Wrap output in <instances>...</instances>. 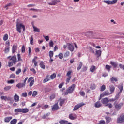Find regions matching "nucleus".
Wrapping results in <instances>:
<instances>
[{"label":"nucleus","instance_id":"2f4dec72","mask_svg":"<svg viewBox=\"0 0 124 124\" xmlns=\"http://www.w3.org/2000/svg\"><path fill=\"white\" fill-rule=\"evenodd\" d=\"M40 66L41 68H43V69H45V65H44V62H43V61H42L40 62Z\"/></svg>","mask_w":124,"mask_h":124},{"label":"nucleus","instance_id":"f8f14e48","mask_svg":"<svg viewBox=\"0 0 124 124\" xmlns=\"http://www.w3.org/2000/svg\"><path fill=\"white\" fill-rule=\"evenodd\" d=\"M105 3H107V4H115V3H117L118 2V0H113V1H104Z\"/></svg>","mask_w":124,"mask_h":124},{"label":"nucleus","instance_id":"680f3d73","mask_svg":"<svg viewBox=\"0 0 124 124\" xmlns=\"http://www.w3.org/2000/svg\"><path fill=\"white\" fill-rule=\"evenodd\" d=\"M120 94H121V93H119L118 92V93L115 96V99L116 100H118V99H119V98L120 97Z\"/></svg>","mask_w":124,"mask_h":124},{"label":"nucleus","instance_id":"ddd939ff","mask_svg":"<svg viewBox=\"0 0 124 124\" xmlns=\"http://www.w3.org/2000/svg\"><path fill=\"white\" fill-rule=\"evenodd\" d=\"M58 109H60V108H59V104H58V103L54 104L51 108L52 111H57Z\"/></svg>","mask_w":124,"mask_h":124},{"label":"nucleus","instance_id":"c85d7f7f","mask_svg":"<svg viewBox=\"0 0 124 124\" xmlns=\"http://www.w3.org/2000/svg\"><path fill=\"white\" fill-rule=\"evenodd\" d=\"M105 119L106 120L107 124H109V123H110V122H111L112 120V118H111V117H105Z\"/></svg>","mask_w":124,"mask_h":124},{"label":"nucleus","instance_id":"7ed1b4c3","mask_svg":"<svg viewBox=\"0 0 124 124\" xmlns=\"http://www.w3.org/2000/svg\"><path fill=\"white\" fill-rule=\"evenodd\" d=\"M74 89H75V84H72L70 86L66 91L63 93V95H67L68 93H72L74 91Z\"/></svg>","mask_w":124,"mask_h":124},{"label":"nucleus","instance_id":"e2e57ef3","mask_svg":"<svg viewBox=\"0 0 124 124\" xmlns=\"http://www.w3.org/2000/svg\"><path fill=\"white\" fill-rule=\"evenodd\" d=\"M63 85H64V83H60L58 87L59 88V89H62V86H63Z\"/></svg>","mask_w":124,"mask_h":124},{"label":"nucleus","instance_id":"f704fd0d","mask_svg":"<svg viewBox=\"0 0 124 124\" xmlns=\"http://www.w3.org/2000/svg\"><path fill=\"white\" fill-rule=\"evenodd\" d=\"M82 66H83V63H82V62H80L78 67H77V70L78 71L80 70V69L82 68Z\"/></svg>","mask_w":124,"mask_h":124},{"label":"nucleus","instance_id":"0e129e2a","mask_svg":"<svg viewBox=\"0 0 124 124\" xmlns=\"http://www.w3.org/2000/svg\"><path fill=\"white\" fill-rule=\"evenodd\" d=\"M8 84H13L14 83V80L11 79L7 81Z\"/></svg>","mask_w":124,"mask_h":124},{"label":"nucleus","instance_id":"79ce46f5","mask_svg":"<svg viewBox=\"0 0 124 124\" xmlns=\"http://www.w3.org/2000/svg\"><path fill=\"white\" fill-rule=\"evenodd\" d=\"M49 47L50 48H52V47H54V42H53V41L50 40L49 41Z\"/></svg>","mask_w":124,"mask_h":124},{"label":"nucleus","instance_id":"3c124183","mask_svg":"<svg viewBox=\"0 0 124 124\" xmlns=\"http://www.w3.org/2000/svg\"><path fill=\"white\" fill-rule=\"evenodd\" d=\"M49 55L50 58H53V56H54V52L52 51H50L49 52Z\"/></svg>","mask_w":124,"mask_h":124},{"label":"nucleus","instance_id":"cd10ccee","mask_svg":"<svg viewBox=\"0 0 124 124\" xmlns=\"http://www.w3.org/2000/svg\"><path fill=\"white\" fill-rule=\"evenodd\" d=\"M105 90H106V86L105 85H102L100 87V92H104Z\"/></svg>","mask_w":124,"mask_h":124},{"label":"nucleus","instance_id":"c9c22d12","mask_svg":"<svg viewBox=\"0 0 124 124\" xmlns=\"http://www.w3.org/2000/svg\"><path fill=\"white\" fill-rule=\"evenodd\" d=\"M58 2H59V1H58L57 0H54L53 1H52V2L50 3L49 4L50 5H55V4H57V3H58Z\"/></svg>","mask_w":124,"mask_h":124},{"label":"nucleus","instance_id":"e433bc0d","mask_svg":"<svg viewBox=\"0 0 124 124\" xmlns=\"http://www.w3.org/2000/svg\"><path fill=\"white\" fill-rule=\"evenodd\" d=\"M11 124H17V119H14L12 120L10 122Z\"/></svg>","mask_w":124,"mask_h":124},{"label":"nucleus","instance_id":"09e8293b","mask_svg":"<svg viewBox=\"0 0 124 124\" xmlns=\"http://www.w3.org/2000/svg\"><path fill=\"white\" fill-rule=\"evenodd\" d=\"M21 96H22V97H27V96H28V93L27 92L23 93Z\"/></svg>","mask_w":124,"mask_h":124},{"label":"nucleus","instance_id":"412c9836","mask_svg":"<svg viewBox=\"0 0 124 124\" xmlns=\"http://www.w3.org/2000/svg\"><path fill=\"white\" fill-rule=\"evenodd\" d=\"M20 98V97L17 95V94H15L14 96V99L15 102H19V99Z\"/></svg>","mask_w":124,"mask_h":124},{"label":"nucleus","instance_id":"f257e3e1","mask_svg":"<svg viewBox=\"0 0 124 124\" xmlns=\"http://www.w3.org/2000/svg\"><path fill=\"white\" fill-rule=\"evenodd\" d=\"M7 59H10V61L8 62V66H9V67L13 66V64H16V63L17 62V57H16V55L12 57H11V56H8Z\"/></svg>","mask_w":124,"mask_h":124},{"label":"nucleus","instance_id":"393cba45","mask_svg":"<svg viewBox=\"0 0 124 124\" xmlns=\"http://www.w3.org/2000/svg\"><path fill=\"white\" fill-rule=\"evenodd\" d=\"M50 81V78H49V76H46L45 78L43 80V83H45L46 82Z\"/></svg>","mask_w":124,"mask_h":124},{"label":"nucleus","instance_id":"13d9d810","mask_svg":"<svg viewBox=\"0 0 124 124\" xmlns=\"http://www.w3.org/2000/svg\"><path fill=\"white\" fill-rule=\"evenodd\" d=\"M17 59H18V62H20L22 61L21 59V55L20 54H17Z\"/></svg>","mask_w":124,"mask_h":124},{"label":"nucleus","instance_id":"f03ea898","mask_svg":"<svg viewBox=\"0 0 124 124\" xmlns=\"http://www.w3.org/2000/svg\"><path fill=\"white\" fill-rule=\"evenodd\" d=\"M22 29H23V31H25L26 30V27L25 25L23 24V23H21L19 22V21L16 22V31L19 33H21L22 32Z\"/></svg>","mask_w":124,"mask_h":124},{"label":"nucleus","instance_id":"4468645a","mask_svg":"<svg viewBox=\"0 0 124 124\" xmlns=\"http://www.w3.org/2000/svg\"><path fill=\"white\" fill-rule=\"evenodd\" d=\"M118 88L119 90V93H122V92H123V90L124 89V84H123V83H120L118 85Z\"/></svg>","mask_w":124,"mask_h":124},{"label":"nucleus","instance_id":"423d86ee","mask_svg":"<svg viewBox=\"0 0 124 124\" xmlns=\"http://www.w3.org/2000/svg\"><path fill=\"white\" fill-rule=\"evenodd\" d=\"M123 105H124V103H123L118 104V102L117 101H115L114 103V107L115 109L117 110V111H119V110L121 109V108L122 107V106H123Z\"/></svg>","mask_w":124,"mask_h":124},{"label":"nucleus","instance_id":"bf43d9fd","mask_svg":"<svg viewBox=\"0 0 124 124\" xmlns=\"http://www.w3.org/2000/svg\"><path fill=\"white\" fill-rule=\"evenodd\" d=\"M44 38L46 39V41H48L50 39L49 36H44Z\"/></svg>","mask_w":124,"mask_h":124},{"label":"nucleus","instance_id":"6e6552de","mask_svg":"<svg viewBox=\"0 0 124 124\" xmlns=\"http://www.w3.org/2000/svg\"><path fill=\"white\" fill-rule=\"evenodd\" d=\"M124 122V114H121L119 117L117 119V123L118 124H122Z\"/></svg>","mask_w":124,"mask_h":124},{"label":"nucleus","instance_id":"69168bd1","mask_svg":"<svg viewBox=\"0 0 124 124\" xmlns=\"http://www.w3.org/2000/svg\"><path fill=\"white\" fill-rule=\"evenodd\" d=\"M10 78H11L12 79H14V78H15V75L14 74H12L10 76Z\"/></svg>","mask_w":124,"mask_h":124},{"label":"nucleus","instance_id":"9b49d317","mask_svg":"<svg viewBox=\"0 0 124 124\" xmlns=\"http://www.w3.org/2000/svg\"><path fill=\"white\" fill-rule=\"evenodd\" d=\"M85 35L88 37H91V38H94L93 37V31H89L87 32L85 34Z\"/></svg>","mask_w":124,"mask_h":124},{"label":"nucleus","instance_id":"0eeeda50","mask_svg":"<svg viewBox=\"0 0 124 124\" xmlns=\"http://www.w3.org/2000/svg\"><path fill=\"white\" fill-rule=\"evenodd\" d=\"M110 94H112L111 93L109 92L108 90H106L104 92H103L102 94H100L99 100H100V99H101V98H102L103 96H107L108 95H110Z\"/></svg>","mask_w":124,"mask_h":124},{"label":"nucleus","instance_id":"bb28decb","mask_svg":"<svg viewBox=\"0 0 124 124\" xmlns=\"http://www.w3.org/2000/svg\"><path fill=\"white\" fill-rule=\"evenodd\" d=\"M64 102H65V99H62L59 103L60 106H62L64 104Z\"/></svg>","mask_w":124,"mask_h":124},{"label":"nucleus","instance_id":"864d4df0","mask_svg":"<svg viewBox=\"0 0 124 124\" xmlns=\"http://www.w3.org/2000/svg\"><path fill=\"white\" fill-rule=\"evenodd\" d=\"M37 92L36 91H33L32 96H33V97H35L36 95H37Z\"/></svg>","mask_w":124,"mask_h":124},{"label":"nucleus","instance_id":"5701e85b","mask_svg":"<svg viewBox=\"0 0 124 124\" xmlns=\"http://www.w3.org/2000/svg\"><path fill=\"white\" fill-rule=\"evenodd\" d=\"M69 118L70 120H76V115H74V116H73V114L71 113L69 114Z\"/></svg>","mask_w":124,"mask_h":124},{"label":"nucleus","instance_id":"4c0bfd02","mask_svg":"<svg viewBox=\"0 0 124 124\" xmlns=\"http://www.w3.org/2000/svg\"><path fill=\"white\" fill-rule=\"evenodd\" d=\"M67 123H68V121L65 120H61L59 121V124H66Z\"/></svg>","mask_w":124,"mask_h":124},{"label":"nucleus","instance_id":"774afa93","mask_svg":"<svg viewBox=\"0 0 124 124\" xmlns=\"http://www.w3.org/2000/svg\"><path fill=\"white\" fill-rule=\"evenodd\" d=\"M119 67L120 68H122L123 70H124V65H123L122 64H119Z\"/></svg>","mask_w":124,"mask_h":124},{"label":"nucleus","instance_id":"603ef678","mask_svg":"<svg viewBox=\"0 0 124 124\" xmlns=\"http://www.w3.org/2000/svg\"><path fill=\"white\" fill-rule=\"evenodd\" d=\"M22 72V70L21 69H18L16 71V75H19L20 73Z\"/></svg>","mask_w":124,"mask_h":124},{"label":"nucleus","instance_id":"20e7f679","mask_svg":"<svg viewBox=\"0 0 124 124\" xmlns=\"http://www.w3.org/2000/svg\"><path fill=\"white\" fill-rule=\"evenodd\" d=\"M15 113H23V114H26L29 113V108H17L14 110Z\"/></svg>","mask_w":124,"mask_h":124},{"label":"nucleus","instance_id":"4be33fe9","mask_svg":"<svg viewBox=\"0 0 124 124\" xmlns=\"http://www.w3.org/2000/svg\"><path fill=\"white\" fill-rule=\"evenodd\" d=\"M102 106V104H101V103H100L99 101H98L95 103V107H96V108H99V107H101Z\"/></svg>","mask_w":124,"mask_h":124},{"label":"nucleus","instance_id":"a19ab883","mask_svg":"<svg viewBox=\"0 0 124 124\" xmlns=\"http://www.w3.org/2000/svg\"><path fill=\"white\" fill-rule=\"evenodd\" d=\"M30 44L31 45H33V37L32 36H31L30 38Z\"/></svg>","mask_w":124,"mask_h":124},{"label":"nucleus","instance_id":"6e6d98bb","mask_svg":"<svg viewBox=\"0 0 124 124\" xmlns=\"http://www.w3.org/2000/svg\"><path fill=\"white\" fill-rule=\"evenodd\" d=\"M26 51V47H25V46H22V48H21V52L22 53H25Z\"/></svg>","mask_w":124,"mask_h":124},{"label":"nucleus","instance_id":"b1692460","mask_svg":"<svg viewBox=\"0 0 124 124\" xmlns=\"http://www.w3.org/2000/svg\"><path fill=\"white\" fill-rule=\"evenodd\" d=\"M95 69H96V67H95V66L92 65L90 68V71L91 72H94V71H95Z\"/></svg>","mask_w":124,"mask_h":124},{"label":"nucleus","instance_id":"58836bf2","mask_svg":"<svg viewBox=\"0 0 124 124\" xmlns=\"http://www.w3.org/2000/svg\"><path fill=\"white\" fill-rule=\"evenodd\" d=\"M57 75H56V73H53L50 76V79L51 80H54L55 77H56Z\"/></svg>","mask_w":124,"mask_h":124},{"label":"nucleus","instance_id":"6ab92c4d","mask_svg":"<svg viewBox=\"0 0 124 124\" xmlns=\"http://www.w3.org/2000/svg\"><path fill=\"white\" fill-rule=\"evenodd\" d=\"M12 120V116H8L4 118L5 123H9Z\"/></svg>","mask_w":124,"mask_h":124},{"label":"nucleus","instance_id":"052dcab7","mask_svg":"<svg viewBox=\"0 0 124 124\" xmlns=\"http://www.w3.org/2000/svg\"><path fill=\"white\" fill-rule=\"evenodd\" d=\"M70 55V52L69 51H66L65 53V57H68Z\"/></svg>","mask_w":124,"mask_h":124},{"label":"nucleus","instance_id":"39448f33","mask_svg":"<svg viewBox=\"0 0 124 124\" xmlns=\"http://www.w3.org/2000/svg\"><path fill=\"white\" fill-rule=\"evenodd\" d=\"M72 73V70L68 71V72L66 74V76H67L68 78L66 79V84L67 85V84L69 83V81H70L71 79V74Z\"/></svg>","mask_w":124,"mask_h":124},{"label":"nucleus","instance_id":"9d476101","mask_svg":"<svg viewBox=\"0 0 124 124\" xmlns=\"http://www.w3.org/2000/svg\"><path fill=\"white\" fill-rule=\"evenodd\" d=\"M67 48L68 50H69L71 52L74 51V46L70 43H67Z\"/></svg>","mask_w":124,"mask_h":124},{"label":"nucleus","instance_id":"49530a36","mask_svg":"<svg viewBox=\"0 0 124 124\" xmlns=\"http://www.w3.org/2000/svg\"><path fill=\"white\" fill-rule=\"evenodd\" d=\"M58 57L60 60H62V59H63V54L62 53H60L58 55Z\"/></svg>","mask_w":124,"mask_h":124},{"label":"nucleus","instance_id":"8fccbe9b","mask_svg":"<svg viewBox=\"0 0 124 124\" xmlns=\"http://www.w3.org/2000/svg\"><path fill=\"white\" fill-rule=\"evenodd\" d=\"M105 106H108V108H112L113 104L111 103H108L107 104L105 105Z\"/></svg>","mask_w":124,"mask_h":124},{"label":"nucleus","instance_id":"de8ad7c7","mask_svg":"<svg viewBox=\"0 0 124 124\" xmlns=\"http://www.w3.org/2000/svg\"><path fill=\"white\" fill-rule=\"evenodd\" d=\"M7 100H8L9 101H10V103H13L14 100L11 97H8L7 99Z\"/></svg>","mask_w":124,"mask_h":124},{"label":"nucleus","instance_id":"5fc2aeb1","mask_svg":"<svg viewBox=\"0 0 124 124\" xmlns=\"http://www.w3.org/2000/svg\"><path fill=\"white\" fill-rule=\"evenodd\" d=\"M111 66H110L109 65H106V68L108 71H110V70L111 69Z\"/></svg>","mask_w":124,"mask_h":124},{"label":"nucleus","instance_id":"2eb2a0df","mask_svg":"<svg viewBox=\"0 0 124 124\" xmlns=\"http://www.w3.org/2000/svg\"><path fill=\"white\" fill-rule=\"evenodd\" d=\"M101 102L102 104H104L105 105H106V104H108L109 103V100L108 98H105L101 100Z\"/></svg>","mask_w":124,"mask_h":124},{"label":"nucleus","instance_id":"c03bdc74","mask_svg":"<svg viewBox=\"0 0 124 124\" xmlns=\"http://www.w3.org/2000/svg\"><path fill=\"white\" fill-rule=\"evenodd\" d=\"M110 64H112V66L116 68V67H117V66H118V63L114 62H110Z\"/></svg>","mask_w":124,"mask_h":124},{"label":"nucleus","instance_id":"37998d69","mask_svg":"<svg viewBox=\"0 0 124 124\" xmlns=\"http://www.w3.org/2000/svg\"><path fill=\"white\" fill-rule=\"evenodd\" d=\"M11 89V86H7L4 87V91H9Z\"/></svg>","mask_w":124,"mask_h":124},{"label":"nucleus","instance_id":"1a4fd4ad","mask_svg":"<svg viewBox=\"0 0 124 124\" xmlns=\"http://www.w3.org/2000/svg\"><path fill=\"white\" fill-rule=\"evenodd\" d=\"M33 77H31L29 78L28 80V83H30V87H32L33 86V84H34V79H33Z\"/></svg>","mask_w":124,"mask_h":124},{"label":"nucleus","instance_id":"473e14b6","mask_svg":"<svg viewBox=\"0 0 124 124\" xmlns=\"http://www.w3.org/2000/svg\"><path fill=\"white\" fill-rule=\"evenodd\" d=\"M33 29H34V31H35V32H40L39 29L36 28L34 26H33Z\"/></svg>","mask_w":124,"mask_h":124},{"label":"nucleus","instance_id":"dca6fc26","mask_svg":"<svg viewBox=\"0 0 124 124\" xmlns=\"http://www.w3.org/2000/svg\"><path fill=\"white\" fill-rule=\"evenodd\" d=\"M83 105H84L82 104H78L77 105L75 106L73 108V111H77V110H78L79 108H80V107H82Z\"/></svg>","mask_w":124,"mask_h":124},{"label":"nucleus","instance_id":"f3484780","mask_svg":"<svg viewBox=\"0 0 124 124\" xmlns=\"http://www.w3.org/2000/svg\"><path fill=\"white\" fill-rule=\"evenodd\" d=\"M25 86H26V84H25L24 83H18L16 85V87L18 89H22V88H25Z\"/></svg>","mask_w":124,"mask_h":124},{"label":"nucleus","instance_id":"c756f323","mask_svg":"<svg viewBox=\"0 0 124 124\" xmlns=\"http://www.w3.org/2000/svg\"><path fill=\"white\" fill-rule=\"evenodd\" d=\"M96 55L97 58L100 57L101 56V50H96Z\"/></svg>","mask_w":124,"mask_h":124},{"label":"nucleus","instance_id":"338daca9","mask_svg":"<svg viewBox=\"0 0 124 124\" xmlns=\"http://www.w3.org/2000/svg\"><path fill=\"white\" fill-rule=\"evenodd\" d=\"M98 124H105V121L101 120L100 121L99 123H98Z\"/></svg>","mask_w":124,"mask_h":124},{"label":"nucleus","instance_id":"aec40b11","mask_svg":"<svg viewBox=\"0 0 124 124\" xmlns=\"http://www.w3.org/2000/svg\"><path fill=\"white\" fill-rule=\"evenodd\" d=\"M17 49H18V46L16 45H14L12 47L13 54H14L17 51Z\"/></svg>","mask_w":124,"mask_h":124},{"label":"nucleus","instance_id":"a211bd4d","mask_svg":"<svg viewBox=\"0 0 124 124\" xmlns=\"http://www.w3.org/2000/svg\"><path fill=\"white\" fill-rule=\"evenodd\" d=\"M115 86L113 85H110L109 86V90L110 92V93L112 94V93H114V92H115Z\"/></svg>","mask_w":124,"mask_h":124},{"label":"nucleus","instance_id":"4d7b16f0","mask_svg":"<svg viewBox=\"0 0 124 124\" xmlns=\"http://www.w3.org/2000/svg\"><path fill=\"white\" fill-rule=\"evenodd\" d=\"M7 96H1V99H2V100H5V101H6L7 100Z\"/></svg>","mask_w":124,"mask_h":124},{"label":"nucleus","instance_id":"ea45409f","mask_svg":"<svg viewBox=\"0 0 124 124\" xmlns=\"http://www.w3.org/2000/svg\"><path fill=\"white\" fill-rule=\"evenodd\" d=\"M56 97V94H52L50 96V99L51 101L53 100V99H54V98Z\"/></svg>","mask_w":124,"mask_h":124},{"label":"nucleus","instance_id":"a878e982","mask_svg":"<svg viewBox=\"0 0 124 124\" xmlns=\"http://www.w3.org/2000/svg\"><path fill=\"white\" fill-rule=\"evenodd\" d=\"M96 88V85H95V84H92L90 85V89L92 90V91L93 90H95V89Z\"/></svg>","mask_w":124,"mask_h":124},{"label":"nucleus","instance_id":"7c9ffc66","mask_svg":"<svg viewBox=\"0 0 124 124\" xmlns=\"http://www.w3.org/2000/svg\"><path fill=\"white\" fill-rule=\"evenodd\" d=\"M111 82H118V78H115L114 77H112L110 78Z\"/></svg>","mask_w":124,"mask_h":124},{"label":"nucleus","instance_id":"72a5a7b5","mask_svg":"<svg viewBox=\"0 0 124 124\" xmlns=\"http://www.w3.org/2000/svg\"><path fill=\"white\" fill-rule=\"evenodd\" d=\"M10 50V47L8 46L7 47H5L4 49V53L5 54H7V53H9Z\"/></svg>","mask_w":124,"mask_h":124},{"label":"nucleus","instance_id":"a18cd8bd","mask_svg":"<svg viewBox=\"0 0 124 124\" xmlns=\"http://www.w3.org/2000/svg\"><path fill=\"white\" fill-rule=\"evenodd\" d=\"M8 39V34H6L3 36V40L4 41H6Z\"/></svg>","mask_w":124,"mask_h":124}]
</instances>
